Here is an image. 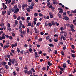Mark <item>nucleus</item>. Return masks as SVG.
<instances>
[{"mask_svg": "<svg viewBox=\"0 0 76 76\" xmlns=\"http://www.w3.org/2000/svg\"><path fill=\"white\" fill-rule=\"evenodd\" d=\"M28 7V5L27 4H23L22 5V10H23L24 11V10H25V9H24L25 7Z\"/></svg>", "mask_w": 76, "mask_h": 76, "instance_id": "f257e3e1", "label": "nucleus"}, {"mask_svg": "<svg viewBox=\"0 0 76 76\" xmlns=\"http://www.w3.org/2000/svg\"><path fill=\"white\" fill-rule=\"evenodd\" d=\"M6 62L5 61H2L1 63H0V65L1 66H6Z\"/></svg>", "mask_w": 76, "mask_h": 76, "instance_id": "f03ea898", "label": "nucleus"}, {"mask_svg": "<svg viewBox=\"0 0 76 76\" xmlns=\"http://www.w3.org/2000/svg\"><path fill=\"white\" fill-rule=\"evenodd\" d=\"M16 60H15V58H13V59H12V61H11V62L12 63V64H14V63H16V62H17V61H15Z\"/></svg>", "mask_w": 76, "mask_h": 76, "instance_id": "7ed1b4c3", "label": "nucleus"}, {"mask_svg": "<svg viewBox=\"0 0 76 76\" xmlns=\"http://www.w3.org/2000/svg\"><path fill=\"white\" fill-rule=\"evenodd\" d=\"M19 11V8H17L16 9H15L14 13H18Z\"/></svg>", "mask_w": 76, "mask_h": 76, "instance_id": "20e7f679", "label": "nucleus"}, {"mask_svg": "<svg viewBox=\"0 0 76 76\" xmlns=\"http://www.w3.org/2000/svg\"><path fill=\"white\" fill-rule=\"evenodd\" d=\"M34 54L36 55L34 56L35 58H37L38 57H39V56L38 55V53H37V52H35L34 53Z\"/></svg>", "mask_w": 76, "mask_h": 76, "instance_id": "39448f33", "label": "nucleus"}, {"mask_svg": "<svg viewBox=\"0 0 76 76\" xmlns=\"http://www.w3.org/2000/svg\"><path fill=\"white\" fill-rule=\"evenodd\" d=\"M9 45H6L4 46L3 48L5 50L6 48H9Z\"/></svg>", "mask_w": 76, "mask_h": 76, "instance_id": "423d86ee", "label": "nucleus"}, {"mask_svg": "<svg viewBox=\"0 0 76 76\" xmlns=\"http://www.w3.org/2000/svg\"><path fill=\"white\" fill-rule=\"evenodd\" d=\"M48 64L50 66L52 65V63H50V61H49L48 62Z\"/></svg>", "mask_w": 76, "mask_h": 76, "instance_id": "0eeeda50", "label": "nucleus"}, {"mask_svg": "<svg viewBox=\"0 0 76 76\" xmlns=\"http://www.w3.org/2000/svg\"><path fill=\"white\" fill-rule=\"evenodd\" d=\"M64 19L65 20H69V17L67 16L65 17L64 18Z\"/></svg>", "mask_w": 76, "mask_h": 76, "instance_id": "6e6552de", "label": "nucleus"}, {"mask_svg": "<svg viewBox=\"0 0 76 76\" xmlns=\"http://www.w3.org/2000/svg\"><path fill=\"white\" fill-rule=\"evenodd\" d=\"M53 26H55V22L53 20L51 22Z\"/></svg>", "mask_w": 76, "mask_h": 76, "instance_id": "1a4fd4ad", "label": "nucleus"}, {"mask_svg": "<svg viewBox=\"0 0 76 76\" xmlns=\"http://www.w3.org/2000/svg\"><path fill=\"white\" fill-rule=\"evenodd\" d=\"M28 8L29 9H32L34 8V7H33V6H31V5H30L28 6Z\"/></svg>", "mask_w": 76, "mask_h": 76, "instance_id": "9d476101", "label": "nucleus"}, {"mask_svg": "<svg viewBox=\"0 0 76 76\" xmlns=\"http://www.w3.org/2000/svg\"><path fill=\"white\" fill-rule=\"evenodd\" d=\"M6 11H2V15H4L5 13H6Z\"/></svg>", "mask_w": 76, "mask_h": 76, "instance_id": "9b49d317", "label": "nucleus"}, {"mask_svg": "<svg viewBox=\"0 0 76 76\" xmlns=\"http://www.w3.org/2000/svg\"><path fill=\"white\" fill-rule=\"evenodd\" d=\"M14 9H18V6H17V5H15L14 6Z\"/></svg>", "mask_w": 76, "mask_h": 76, "instance_id": "f8f14e48", "label": "nucleus"}, {"mask_svg": "<svg viewBox=\"0 0 76 76\" xmlns=\"http://www.w3.org/2000/svg\"><path fill=\"white\" fill-rule=\"evenodd\" d=\"M5 69H9V66H8V65H5Z\"/></svg>", "mask_w": 76, "mask_h": 76, "instance_id": "ddd939ff", "label": "nucleus"}, {"mask_svg": "<svg viewBox=\"0 0 76 76\" xmlns=\"http://www.w3.org/2000/svg\"><path fill=\"white\" fill-rule=\"evenodd\" d=\"M63 66L64 68H66V63L63 64Z\"/></svg>", "mask_w": 76, "mask_h": 76, "instance_id": "4468645a", "label": "nucleus"}, {"mask_svg": "<svg viewBox=\"0 0 76 76\" xmlns=\"http://www.w3.org/2000/svg\"><path fill=\"white\" fill-rule=\"evenodd\" d=\"M48 45L49 46V47H54V45H53L52 44H49Z\"/></svg>", "mask_w": 76, "mask_h": 76, "instance_id": "2eb2a0df", "label": "nucleus"}, {"mask_svg": "<svg viewBox=\"0 0 76 76\" xmlns=\"http://www.w3.org/2000/svg\"><path fill=\"white\" fill-rule=\"evenodd\" d=\"M13 17H14V19H16L17 18V17L16 16V15H13Z\"/></svg>", "mask_w": 76, "mask_h": 76, "instance_id": "dca6fc26", "label": "nucleus"}, {"mask_svg": "<svg viewBox=\"0 0 76 76\" xmlns=\"http://www.w3.org/2000/svg\"><path fill=\"white\" fill-rule=\"evenodd\" d=\"M12 3H11V4H14L15 3V0H12Z\"/></svg>", "mask_w": 76, "mask_h": 76, "instance_id": "f3484780", "label": "nucleus"}, {"mask_svg": "<svg viewBox=\"0 0 76 76\" xmlns=\"http://www.w3.org/2000/svg\"><path fill=\"white\" fill-rule=\"evenodd\" d=\"M34 31L35 34H37L38 33V31H37V29L36 28H34Z\"/></svg>", "mask_w": 76, "mask_h": 76, "instance_id": "a211bd4d", "label": "nucleus"}, {"mask_svg": "<svg viewBox=\"0 0 76 76\" xmlns=\"http://www.w3.org/2000/svg\"><path fill=\"white\" fill-rule=\"evenodd\" d=\"M71 47L73 50H75V45H72Z\"/></svg>", "mask_w": 76, "mask_h": 76, "instance_id": "6ab92c4d", "label": "nucleus"}, {"mask_svg": "<svg viewBox=\"0 0 76 76\" xmlns=\"http://www.w3.org/2000/svg\"><path fill=\"white\" fill-rule=\"evenodd\" d=\"M41 24V23L39 22H38L37 23L36 25L37 26H39V25H40V24Z\"/></svg>", "mask_w": 76, "mask_h": 76, "instance_id": "aec40b11", "label": "nucleus"}, {"mask_svg": "<svg viewBox=\"0 0 76 76\" xmlns=\"http://www.w3.org/2000/svg\"><path fill=\"white\" fill-rule=\"evenodd\" d=\"M48 49L49 50H48V53H50V51H51V48H48Z\"/></svg>", "mask_w": 76, "mask_h": 76, "instance_id": "412c9836", "label": "nucleus"}, {"mask_svg": "<svg viewBox=\"0 0 76 76\" xmlns=\"http://www.w3.org/2000/svg\"><path fill=\"white\" fill-rule=\"evenodd\" d=\"M71 30L73 32H75V29H74V28H71Z\"/></svg>", "mask_w": 76, "mask_h": 76, "instance_id": "4be33fe9", "label": "nucleus"}, {"mask_svg": "<svg viewBox=\"0 0 76 76\" xmlns=\"http://www.w3.org/2000/svg\"><path fill=\"white\" fill-rule=\"evenodd\" d=\"M15 25H18V21L17 20H15Z\"/></svg>", "mask_w": 76, "mask_h": 76, "instance_id": "5701e85b", "label": "nucleus"}, {"mask_svg": "<svg viewBox=\"0 0 76 76\" xmlns=\"http://www.w3.org/2000/svg\"><path fill=\"white\" fill-rule=\"evenodd\" d=\"M34 16H35V17H36V16H38V14L37 13H35L34 14Z\"/></svg>", "mask_w": 76, "mask_h": 76, "instance_id": "b1692460", "label": "nucleus"}, {"mask_svg": "<svg viewBox=\"0 0 76 76\" xmlns=\"http://www.w3.org/2000/svg\"><path fill=\"white\" fill-rule=\"evenodd\" d=\"M64 37H66L67 36V32H64Z\"/></svg>", "mask_w": 76, "mask_h": 76, "instance_id": "393cba45", "label": "nucleus"}, {"mask_svg": "<svg viewBox=\"0 0 76 76\" xmlns=\"http://www.w3.org/2000/svg\"><path fill=\"white\" fill-rule=\"evenodd\" d=\"M21 19H22L23 20H25V18L23 17H21Z\"/></svg>", "mask_w": 76, "mask_h": 76, "instance_id": "a878e982", "label": "nucleus"}, {"mask_svg": "<svg viewBox=\"0 0 76 76\" xmlns=\"http://www.w3.org/2000/svg\"><path fill=\"white\" fill-rule=\"evenodd\" d=\"M58 15L59 18H61V14H60L58 13Z\"/></svg>", "mask_w": 76, "mask_h": 76, "instance_id": "bb28decb", "label": "nucleus"}, {"mask_svg": "<svg viewBox=\"0 0 76 76\" xmlns=\"http://www.w3.org/2000/svg\"><path fill=\"white\" fill-rule=\"evenodd\" d=\"M71 54L72 55V56L73 58H75V54H72V53H71Z\"/></svg>", "mask_w": 76, "mask_h": 76, "instance_id": "cd10ccee", "label": "nucleus"}, {"mask_svg": "<svg viewBox=\"0 0 76 76\" xmlns=\"http://www.w3.org/2000/svg\"><path fill=\"white\" fill-rule=\"evenodd\" d=\"M31 70L33 72H35V70L33 68H31Z\"/></svg>", "mask_w": 76, "mask_h": 76, "instance_id": "c85d7f7f", "label": "nucleus"}, {"mask_svg": "<svg viewBox=\"0 0 76 76\" xmlns=\"http://www.w3.org/2000/svg\"><path fill=\"white\" fill-rule=\"evenodd\" d=\"M20 25L21 26L22 24V22L21 21V20H19Z\"/></svg>", "mask_w": 76, "mask_h": 76, "instance_id": "c756f323", "label": "nucleus"}, {"mask_svg": "<svg viewBox=\"0 0 76 76\" xmlns=\"http://www.w3.org/2000/svg\"><path fill=\"white\" fill-rule=\"evenodd\" d=\"M62 37H63V39L64 40V41H65V40L66 39V38H65V37H64L63 35L62 36Z\"/></svg>", "mask_w": 76, "mask_h": 76, "instance_id": "7c9ffc66", "label": "nucleus"}, {"mask_svg": "<svg viewBox=\"0 0 76 76\" xmlns=\"http://www.w3.org/2000/svg\"><path fill=\"white\" fill-rule=\"evenodd\" d=\"M26 10L27 12H31V9H29L28 8H27Z\"/></svg>", "mask_w": 76, "mask_h": 76, "instance_id": "2f4dec72", "label": "nucleus"}, {"mask_svg": "<svg viewBox=\"0 0 76 76\" xmlns=\"http://www.w3.org/2000/svg\"><path fill=\"white\" fill-rule=\"evenodd\" d=\"M47 68L45 67H43L42 68V69L43 70H46Z\"/></svg>", "mask_w": 76, "mask_h": 76, "instance_id": "473e14b6", "label": "nucleus"}, {"mask_svg": "<svg viewBox=\"0 0 76 76\" xmlns=\"http://www.w3.org/2000/svg\"><path fill=\"white\" fill-rule=\"evenodd\" d=\"M63 10L62 9V10H60L59 11V12L60 13H63Z\"/></svg>", "mask_w": 76, "mask_h": 76, "instance_id": "72a5a7b5", "label": "nucleus"}, {"mask_svg": "<svg viewBox=\"0 0 76 76\" xmlns=\"http://www.w3.org/2000/svg\"><path fill=\"white\" fill-rule=\"evenodd\" d=\"M8 64L9 65V66H10L12 65V63L10 62H9L8 63Z\"/></svg>", "mask_w": 76, "mask_h": 76, "instance_id": "f704fd0d", "label": "nucleus"}, {"mask_svg": "<svg viewBox=\"0 0 76 76\" xmlns=\"http://www.w3.org/2000/svg\"><path fill=\"white\" fill-rule=\"evenodd\" d=\"M10 12L9 11H7V13L8 15H10Z\"/></svg>", "mask_w": 76, "mask_h": 76, "instance_id": "c9c22d12", "label": "nucleus"}, {"mask_svg": "<svg viewBox=\"0 0 76 76\" xmlns=\"http://www.w3.org/2000/svg\"><path fill=\"white\" fill-rule=\"evenodd\" d=\"M61 54L62 55V56H64V51H62L61 52Z\"/></svg>", "mask_w": 76, "mask_h": 76, "instance_id": "e433bc0d", "label": "nucleus"}, {"mask_svg": "<svg viewBox=\"0 0 76 76\" xmlns=\"http://www.w3.org/2000/svg\"><path fill=\"white\" fill-rule=\"evenodd\" d=\"M48 24L49 26H50V27H51V26H52V24H51V23H49Z\"/></svg>", "mask_w": 76, "mask_h": 76, "instance_id": "4c0bfd02", "label": "nucleus"}, {"mask_svg": "<svg viewBox=\"0 0 76 76\" xmlns=\"http://www.w3.org/2000/svg\"><path fill=\"white\" fill-rule=\"evenodd\" d=\"M38 40L39 41H42V38H40Z\"/></svg>", "mask_w": 76, "mask_h": 76, "instance_id": "58836bf2", "label": "nucleus"}, {"mask_svg": "<svg viewBox=\"0 0 76 76\" xmlns=\"http://www.w3.org/2000/svg\"><path fill=\"white\" fill-rule=\"evenodd\" d=\"M16 69L17 71H19V68L18 67H16Z\"/></svg>", "mask_w": 76, "mask_h": 76, "instance_id": "ea45409f", "label": "nucleus"}, {"mask_svg": "<svg viewBox=\"0 0 76 76\" xmlns=\"http://www.w3.org/2000/svg\"><path fill=\"white\" fill-rule=\"evenodd\" d=\"M54 42H57V41H58V39H54Z\"/></svg>", "mask_w": 76, "mask_h": 76, "instance_id": "a19ab883", "label": "nucleus"}, {"mask_svg": "<svg viewBox=\"0 0 76 76\" xmlns=\"http://www.w3.org/2000/svg\"><path fill=\"white\" fill-rule=\"evenodd\" d=\"M28 26H31V23H28Z\"/></svg>", "mask_w": 76, "mask_h": 76, "instance_id": "79ce46f5", "label": "nucleus"}, {"mask_svg": "<svg viewBox=\"0 0 76 76\" xmlns=\"http://www.w3.org/2000/svg\"><path fill=\"white\" fill-rule=\"evenodd\" d=\"M32 6H35V3L34 2H32L31 3Z\"/></svg>", "mask_w": 76, "mask_h": 76, "instance_id": "37998d69", "label": "nucleus"}, {"mask_svg": "<svg viewBox=\"0 0 76 76\" xmlns=\"http://www.w3.org/2000/svg\"><path fill=\"white\" fill-rule=\"evenodd\" d=\"M73 26H74L73 25L71 24L70 26V27L71 29H72V28H74Z\"/></svg>", "mask_w": 76, "mask_h": 76, "instance_id": "c03bdc74", "label": "nucleus"}, {"mask_svg": "<svg viewBox=\"0 0 76 76\" xmlns=\"http://www.w3.org/2000/svg\"><path fill=\"white\" fill-rule=\"evenodd\" d=\"M7 26L8 28H10V23H8Z\"/></svg>", "mask_w": 76, "mask_h": 76, "instance_id": "a18cd8bd", "label": "nucleus"}, {"mask_svg": "<svg viewBox=\"0 0 76 76\" xmlns=\"http://www.w3.org/2000/svg\"><path fill=\"white\" fill-rule=\"evenodd\" d=\"M42 53V51H41V50H39V52L38 54H41Z\"/></svg>", "mask_w": 76, "mask_h": 76, "instance_id": "49530a36", "label": "nucleus"}, {"mask_svg": "<svg viewBox=\"0 0 76 76\" xmlns=\"http://www.w3.org/2000/svg\"><path fill=\"white\" fill-rule=\"evenodd\" d=\"M39 16H42L43 15L41 13H39Z\"/></svg>", "mask_w": 76, "mask_h": 76, "instance_id": "de8ad7c7", "label": "nucleus"}, {"mask_svg": "<svg viewBox=\"0 0 76 76\" xmlns=\"http://www.w3.org/2000/svg\"><path fill=\"white\" fill-rule=\"evenodd\" d=\"M20 17L18 16L17 18V20H20Z\"/></svg>", "mask_w": 76, "mask_h": 76, "instance_id": "09e8293b", "label": "nucleus"}, {"mask_svg": "<svg viewBox=\"0 0 76 76\" xmlns=\"http://www.w3.org/2000/svg\"><path fill=\"white\" fill-rule=\"evenodd\" d=\"M50 39V37H49V36H48L46 38V39L47 40H48V39Z\"/></svg>", "mask_w": 76, "mask_h": 76, "instance_id": "8fccbe9b", "label": "nucleus"}, {"mask_svg": "<svg viewBox=\"0 0 76 76\" xmlns=\"http://www.w3.org/2000/svg\"><path fill=\"white\" fill-rule=\"evenodd\" d=\"M27 33H29V29L28 28H27Z\"/></svg>", "mask_w": 76, "mask_h": 76, "instance_id": "3c124183", "label": "nucleus"}, {"mask_svg": "<svg viewBox=\"0 0 76 76\" xmlns=\"http://www.w3.org/2000/svg\"><path fill=\"white\" fill-rule=\"evenodd\" d=\"M11 52H12V53L13 54H15V51L13 49H12L11 50Z\"/></svg>", "mask_w": 76, "mask_h": 76, "instance_id": "603ef678", "label": "nucleus"}, {"mask_svg": "<svg viewBox=\"0 0 76 76\" xmlns=\"http://www.w3.org/2000/svg\"><path fill=\"white\" fill-rule=\"evenodd\" d=\"M13 75H14L15 76H16V73L15 72V71L13 72Z\"/></svg>", "mask_w": 76, "mask_h": 76, "instance_id": "864d4df0", "label": "nucleus"}, {"mask_svg": "<svg viewBox=\"0 0 76 76\" xmlns=\"http://www.w3.org/2000/svg\"><path fill=\"white\" fill-rule=\"evenodd\" d=\"M55 24L57 26H58V25H59V23H58L56 22L55 23Z\"/></svg>", "mask_w": 76, "mask_h": 76, "instance_id": "5fc2aeb1", "label": "nucleus"}, {"mask_svg": "<svg viewBox=\"0 0 76 76\" xmlns=\"http://www.w3.org/2000/svg\"><path fill=\"white\" fill-rule=\"evenodd\" d=\"M17 51H18V53H19V52L20 51V49H19V48H17Z\"/></svg>", "mask_w": 76, "mask_h": 76, "instance_id": "6e6d98bb", "label": "nucleus"}, {"mask_svg": "<svg viewBox=\"0 0 76 76\" xmlns=\"http://www.w3.org/2000/svg\"><path fill=\"white\" fill-rule=\"evenodd\" d=\"M18 7L19 9H21V5L20 4H19L18 5Z\"/></svg>", "mask_w": 76, "mask_h": 76, "instance_id": "4d7b16f0", "label": "nucleus"}, {"mask_svg": "<svg viewBox=\"0 0 76 76\" xmlns=\"http://www.w3.org/2000/svg\"><path fill=\"white\" fill-rule=\"evenodd\" d=\"M7 57L8 58H10V56L9 55H7Z\"/></svg>", "mask_w": 76, "mask_h": 76, "instance_id": "13d9d810", "label": "nucleus"}, {"mask_svg": "<svg viewBox=\"0 0 76 76\" xmlns=\"http://www.w3.org/2000/svg\"><path fill=\"white\" fill-rule=\"evenodd\" d=\"M11 2V0H8V4H10V3Z\"/></svg>", "mask_w": 76, "mask_h": 76, "instance_id": "bf43d9fd", "label": "nucleus"}, {"mask_svg": "<svg viewBox=\"0 0 76 76\" xmlns=\"http://www.w3.org/2000/svg\"><path fill=\"white\" fill-rule=\"evenodd\" d=\"M12 48H13L14 47H15V45H14V44H12L11 45Z\"/></svg>", "mask_w": 76, "mask_h": 76, "instance_id": "052dcab7", "label": "nucleus"}, {"mask_svg": "<svg viewBox=\"0 0 76 76\" xmlns=\"http://www.w3.org/2000/svg\"><path fill=\"white\" fill-rule=\"evenodd\" d=\"M15 9H13V8L11 9V10L12 12H15Z\"/></svg>", "mask_w": 76, "mask_h": 76, "instance_id": "680f3d73", "label": "nucleus"}, {"mask_svg": "<svg viewBox=\"0 0 76 76\" xmlns=\"http://www.w3.org/2000/svg\"><path fill=\"white\" fill-rule=\"evenodd\" d=\"M50 2H48L47 4V6H49V5H50Z\"/></svg>", "mask_w": 76, "mask_h": 76, "instance_id": "e2e57ef3", "label": "nucleus"}, {"mask_svg": "<svg viewBox=\"0 0 76 76\" xmlns=\"http://www.w3.org/2000/svg\"><path fill=\"white\" fill-rule=\"evenodd\" d=\"M9 39H11V40L12 39H13V38H12V37L11 36H10L9 37Z\"/></svg>", "mask_w": 76, "mask_h": 76, "instance_id": "0e129e2a", "label": "nucleus"}, {"mask_svg": "<svg viewBox=\"0 0 76 76\" xmlns=\"http://www.w3.org/2000/svg\"><path fill=\"white\" fill-rule=\"evenodd\" d=\"M0 45L1 46V47H3V45L2 44V43H0Z\"/></svg>", "mask_w": 76, "mask_h": 76, "instance_id": "69168bd1", "label": "nucleus"}, {"mask_svg": "<svg viewBox=\"0 0 76 76\" xmlns=\"http://www.w3.org/2000/svg\"><path fill=\"white\" fill-rule=\"evenodd\" d=\"M24 69H25V70H26V69H28V67L27 66H25L24 67Z\"/></svg>", "mask_w": 76, "mask_h": 76, "instance_id": "338daca9", "label": "nucleus"}, {"mask_svg": "<svg viewBox=\"0 0 76 76\" xmlns=\"http://www.w3.org/2000/svg\"><path fill=\"white\" fill-rule=\"evenodd\" d=\"M60 29L61 31H63V30H64V28L63 27H61L60 28Z\"/></svg>", "mask_w": 76, "mask_h": 76, "instance_id": "774afa93", "label": "nucleus"}]
</instances>
